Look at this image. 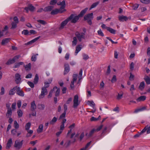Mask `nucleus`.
I'll list each match as a JSON object with an SVG mask.
<instances>
[{
	"label": "nucleus",
	"mask_w": 150,
	"mask_h": 150,
	"mask_svg": "<svg viewBox=\"0 0 150 150\" xmlns=\"http://www.w3.org/2000/svg\"><path fill=\"white\" fill-rule=\"evenodd\" d=\"M144 79L147 84H150V78L148 76H145L144 78Z\"/></svg>",
	"instance_id": "31"
},
{
	"label": "nucleus",
	"mask_w": 150,
	"mask_h": 150,
	"mask_svg": "<svg viewBox=\"0 0 150 150\" xmlns=\"http://www.w3.org/2000/svg\"><path fill=\"white\" fill-rule=\"evenodd\" d=\"M53 6H49L45 7L44 9V11H51L53 8Z\"/></svg>",
	"instance_id": "21"
},
{
	"label": "nucleus",
	"mask_w": 150,
	"mask_h": 150,
	"mask_svg": "<svg viewBox=\"0 0 150 150\" xmlns=\"http://www.w3.org/2000/svg\"><path fill=\"white\" fill-rule=\"evenodd\" d=\"M64 75H65L67 74L70 70V68L69 64H66L64 65Z\"/></svg>",
	"instance_id": "12"
},
{
	"label": "nucleus",
	"mask_w": 150,
	"mask_h": 150,
	"mask_svg": "<svg viewBox=\"0 0 150 150\" xmlns=\"http://www.w3.org/2000/svg\"><path fill=\"white\" fill-rule=\"evenodd\" d=\"M16 103L15 102L13 103L11 106V108L13 110H15L16 109Z\"/></svg>",
	"instance_id": "62"
},
{
	"label": "nucleus",
	"mask_w": 150,
	"mask_h": 150,
	"mask_svg": "<svg viewBox=\"0 0 150 150\" xmlns=\"http://www.w3.org/2000/svg\"><path fill=\"white\" fill-rule=\"evenodd\" d=\"M146 127H147V134L150 133V125H147Z\"/></svg>",
	"instance_id": "63"
},
{
	"label": "nucleus",
	"mask_w": 150,
	"mask_h": 150,
	"mask_svg": "<svg viewBox=\"0 0 150 150\" xmlns=\"http://www.w3.org/2000/svg\"><path fill=\"white\" fill-rule=\"evenodd\" d=\"M12 143V139L11 138H10L7 143L6 148L7 149H9L11 146V145Z\"/></svg>",
	"instance_id": "13"
},
{
	"label": "nucleus",
	"mask_w": 150,
	"mask_h": 150,
	"mask_svg": "<svg viewBox=\"0 0 150 150\" xmlns=\"http://www.w3.org/2000/svg\"><path fill=\"white\" fill-rule=\"evenodd\" d=\"M57 120V118L54 117L52 119L50 122V124L51 125H53L55 124Z\"/></svg>",
	"instance_id": "23"
},
{
	"label": "nucleus",
	"mask_w": 150,
	"mask_h": 150,
	"mask_svg": "<svg viewBox=\"0 0 150 150\" xmlns=\"http://www.w3.org/2000/svg\"><path fill=\"white\" fill-rule=\"evenodd\" d=\"M17 132V130L15 129H13L11 131V133L13 135H16V134Z\"/></svg>",
	"instance_id": "52"
},
{
	"label": "nucleus",
	"mask_w": 150,
	"mask_h": 150,
	"mask_svg": "<svg viewBox=\"0 0 150 150\" xmlns=\"http://www.w3.org/2000/svg\"><path fill=\"white\" fill-rule=\"evenodd\" d=\"M16 90L17 91L16 93L17 95L22 97L24 96V92L19 87H17Z\"/></svg>",
	"instance_id": "10"
},
{
	"label": "nucleus",
	"mask_w": 150,
	"mask_h": 150,
	"mask_svg": "<svg viewBox=\"0 0 150 150\" xmlns=\"http://www.w3.org/2000/svg\"><path fill=\"white\" fill-rule=\"evenodd\" d=\"M59 12V10L58 9H55L53 10L51 12V14L52 15H55Z\"/></svg>",
	"instance_id": "34"
},
{
	"label": "nucleus",
	"mask_w": 150,
	"mask_h": 150,
	"mask_svg": "<svg viewBox=\"0 0 150 150\" xmlns=\"http://www.w3.org/2000/svg\"><path fill=\"white\" fill-rule=\"evenodd\" d=\"M53 91L56 90L55 92V96H58L59 94L60 90L59 88H58L57 87L55 86L53 88Z\"/></svg>",
	"instance_id": "15"
},
{
	"label": "nucleus",
	"mask_w": 150,
	"mask_h": 150,
	"mask_svg": "<svg viewBox=\"0 0 150 150\" xmlns=\"http://www.w3.org/2000/svg\"><path fill=\"white\" fill-rule=\"evenodd\" d=\"M97 33L100 36L103 37L104 36V35L103 32L102 31L101 29H100L99 30H98L97 31Z\"/></svg>",
	"instance_id": "47"
},
{
	"label": "nucleus",
	"mask_w": 150,
	"mask_h": 150,
	"mask_svg": "<svg viewBox=\"0 0 150 150\" xmlns=\"http://www.w3.org/2000/svg\"><path fill=\"white\" fill-rule=\"evenodd\" d=\"M23 140L21 142L19 140L15 141L14 146L17 149H20L22 147L23 144Z\"/></svg>",
	"instance_id": "7"
},
{
	"label": "nucleus",
	"mask_w": 150,
	"mask_h": 150,
	"mask_svg": "<svg viewBox=\"0 0 150 150\" xmlns=\"http://www.w3.org/2000/svg\"><path fill=\"white\" fill-rule=\"evenodd\" d=\"M103 127V125H101L100 126H96L94 128L92 129L90 131L88 134L86 133V135L88 138L91 137L94 133L98 132L100 131L101 129Z\"/></svg>",
	"instance_id": "2"
},
{
	"label": "nucleus",
	"mask_w": 150,
	"mask_h": 150,
	"mask_svg": "<svg viewBox=\"0 0 150 150\" xmlns=\"http://www.w3.org/2000/svg\"><path fill=\"white\" fill-rule=\"evenodd\" d=\"M142 3L145 4H148L150 3V0H140Z\"/></svg>",
	"instance_id": "42"
},
{
	"label": "nucleus",
	"mask_w": 150,
	"mask_h": 150,
	"mask_svg": "<svg viewBox=\"0 0 150 150\" xmlns=\"http://www.w3.org/2000/svg\"><path fill=\"white\" fill-rule=\"evenodd\" d=\"M15 81L16 83L18 84L21 82V75L18 73L15 75Z\"/></svg>",
	"instance_id": "9"
},
{
	"label": "nucleus",
	"mask_w": 150,
	"mask_h": 150,
	"mask_svg": "<svg viewBox=\"0 0 150 150\" xmlns=\"http://www.w3.org/2000/svg\"><path fill=\"white\" fill-rule=\"evenodd\" d=\"M65 7V6H61L60 9H59V12L60 13H62L63 12L65 11L66 10L64 9Z\"/></svg>",
	"instance_id": "43"
},
{
	"label": "nucleus",
	"mask_w": 150,
	"mask_h": 150,
	"mask_svg": "<svg viewBox=\"0 0 150 150\" xmlns=\"http://www.w3.org/2000/svg\"><path fill=\"white\" fill-rule=\"evenodd\" d=\"M45 106L44 105L42 104H38V109L40 110H43L45 109Z\"/></svg>",
	"instance_id": "38"
},
{
	"label": "nucleus",
	"mask_w": 150,
	"mask_h": 150,
	"mask_svg": "<svg viewBox=\"0 0 150 150\" xmlns=\"http://www.w3.org/2000/svg\"><path fill=\"white\" fill-rule=\"evenodd\" d=\"M21 100H18L17 102V106L18 108H20L21 107Z\"/></svg>",
	"instance_id": "58"
},
{
	"label": "nucleus",
	"mask_w": 150,
	"mask_h": 150,
	"mask_svg": "<svg viewBox=\"0 0 150 150\" xmlns=\"http://www.w3.org/2000/svg\"><path fill=\"white\" fill-rule=\"evenodd\" d=\"M14 62V61L13 60V59H10L8 62L6 63L7 65H10Z\"/></svg>",
	"instance_id": "46"
},
{
	"label": "nucleus",
	"mask_w": 150,
	"mask_h": 150,
	"mask_svg": "<svg viewBox=\"0 0 150 150\" xmlns=\"http://www.w3.org/2000/svg\"><path fill=\"white\" fill-rule=\"evenodd\" d=\"M17 86L14 87L13 88L11 89L9 91V95H13L15 93V91L17 88Z\"/></svg>",
	"instance_id": "16"
},
{
	"label": "nucleus",
	"mask_w": 150,
	"mask_h": 150,
	"mask_svg": "<svg viewBox=\"0 0 150 150\" xmlns=\"http://www.w3.org/2000/svg\"><path fill=\"white\" fill-rule=\"evenodd\" d=\"M75 35L80 42H81L82 39H85V34L83 32L76 31L75 33Z\"/></svg>",
	"instance_id": "5"
},
{
	"label": "nucleus",
	"mask_w": 150,
	"mask_h": 150,
	"mask_svg": "<svg viewBox=\"0 0 150 150\" xmlns=\"http://www.w3.org/2000/svg\"><path fill=\"white\" fill-rule=\"evenodd\" d=\"M81 46L80 45H78L76 46L75 52V55H77L78 53L81 50L82 48Z\"/></svg>",
	"instance_id": "20"
},
{
	"label": "nucleus",
	"mask_w": 150,
	"mask_h": 150,
	"mask_svg": "<svg viewBox=\"0 0 150 150\" xmlns=\"http://www.w3.org/2000/svg\"><path fill=\"white\" fill-rule=\"evenodd\" d=\"M21 56L20 55H16L12 59L15 62L16 60L18 59Z\"/></svg>",
	"instance_id": "56"
},
{
	"label": "nucleus",
	"mask_w": 150,
	"mask_h": 150,
	"mask_svg": "<svg viewBox=\"0 0 150 150\" xmlns=\"http://www.w3.org/2000/svg\"><path fill=\"white\" fill-rule=\"evenodd\" d=\"M100 2L99 1H97L96 2H95V3H93L91 6L90 7V9H89V10H91L92 8H95V7H96L98 5L99 3Z\"/></svg>",
	"instance_id": "30"
},
{
	"label": "nucleus",
	"mask_w": 150,
	"mask_h": 150,
	"mask_svg": "<svg viewBox=\"0 0 150 150\" xmlns=\"http://www.w3.org/2000/svg\"><path fill=\"white\" fill-rule=\"evenodd\" d=\"M147 54L148 56H150V47H149L147 49Z\"/></svg>",
	"instance_id": "64"
},
{
	"label": "nucleus",
	"mask_w": 150,
	"mask_h": 150,
	"mask_svg": "<svg viewBox=\"0 0 150 150\" xmlns=\"http://www.w3.org/2000/svg\"><path fill=\"white\" fill-rule=\"evenodd\" d=\"M146 99V96H141L138 98L136 99L137 102H140L141 101H143L145 100Z\"/></svg>",
	"instance_id": "19"
},
{
	"label": "nucleus",
	"mask_w": 150,
	"mask_h": 150,
	"mask_svg": "<svg viewBox=\"0 0 150 150\" xmlns=\"http://www.w3.org/2000/svg\"><path fill=\"white\" fill-rule=\"evenodd\" d=\"M10 39V38H6L3 40L1 42V44L4 45L7 44L9 41Z\"/></svg>",
	"instance_id": "22"
},
{
	"label": "nucleus",
	"mask_w": 150,
	"mask_h": 150,
	"mask_svg": "<svg viewBox=\"0 0 150 150\" xmlns=\"http://www.w3.org/2000/svg\"><path fill=\"white\" fill-rule=\"evenodd\" d=\"M37 21L43 25H45L46 23L45 21L42 20H38Z\"/></svg>",
	"instance_id": "55"
},
{
	"label": "nucleus",
	"mask_w": 150,
	"mask_h": 150,
	"mask_svg": "<svg viewBox=\"0 0 150 150\" xmlns=\"http://www.w3.org/2000/svg\"><path fill=\"white\" fill-rule=\"evenodd\" d=\"M29 32L28 31L26 30H24L22 31V33L25 35H26L28 34Z\"/></svg>",
	"instance_id": "54"
},
{
	"label": "nucleus",
	"mask_w": 150,
	"mask_h": 150,
	"mask_svg": "<svg viewBox=\"0 0 150 150\" xmlns=\"http://www.w3.org/2000/svg\"><path fill=\"white\" fill-rule=\"evenodd\" d=\"M82 56L83 59L85 60H87L89 58L87 54H83L82 55Z\"/></svg>",
	"instance_id": "48"
},
{
	"label": "nucleus",
	"mask_w": 150,
	"mask_h": 150,
	"mask_svg": "<svg viewBox=\"0 0 150 150\" xmlns=\"http://www.w3.org/2000/svg\"><path fill=\"white\" fill-rule=\"evenodd\" d=\"M47 93V90L45 87H42L41 93L39 95V98L40 99L43 98L45 95H46Z\"/></svg>",
	"instance_id": "8"
},
{
	"label": "nucleus",
	"mask_w": 150,
	"mask_h": 150,
	"mask_svg": "<svg viewBox=\"0 0 150 150\" xmlns=\"http://www.w3.org/2000/svg\"><path fill=\"white\" fill-rule=\"evenodd\" d=\"M36 108V106L35 103V101H33L31 103V110L32 111L34 110Z\"/></svg>",
	"instance_id": "18"
},
{
	"label": "nucleus",
	"mask_w": 150,
	"mask_h": 150,
	"mask_svg": "<svg viewBox=\"0 0 150 150\" xmlns=\"http://www.w3.org/2000/svg\"><path fill=\"white\" fill-rule=\"evenodd\" d=\"M146 109V108L145 107L139 109H137L135 110L134 111V113H137L139 112L143 111Z\"/></svg>",
	"instance_id": "33"
},
{
	"label": "nucleus",
	"mask_w": 150,
	"mask_h": 150,
	"mask_svg": "<svg viewBox=\"0 0 150 150\" xmlns=\"http://www.w3.org/2000/svg\"><path fill=\"white\" fill-rule=\"evenodd\" d=\"M28 85L31 88H33L34 87V83L30 81H28Z\"/></svg>",
	"instance_id": "51"
},
{
	"label": "nucleus",
	"mask_w": 150,
	"mask_h": 150,
	"mask_svg": "<svg viewBox=\"0 0 150 150\" xmlns=\"http://www.w3.org/2000/svg\"><path fill=\"white\" fill-rule=\"evenodd\" d=\"M31 67V64L30 63H29L28 64L25 65V68L26 71H29Z\"/></svg>",
	"instance_id": "29"
},
{
	"label": "nucleus",
	"mask_w": 150,
	"mask_h": 150,
	"mask_svg": "<svg viewBox=\"0 0 150 150\" xmlns=\"http://www.w3.org/2000/svg\"><path fill=\"white\" fill-rule=\"evenodd\" d=\"M14 127L16 129H18L19 127V125L16 121L15 120L14 122Z\"/></svg>",
	"instance_id": "45"
},
{
	"label": "nucleus",
	"mask_w": 150,
	"mask_h": 150,
	"mask_svg": "<svg viewBox=\"0 0 150 150\" xmlns=\"http://www.w3.org/2000/svg\"><path fill=\"white\" fill-rule=\"evenodd\" d=\"M107 30L110 33L114 34L115 33L116 31L115 30L109 27L107 28Z\"/></svg>",
	"instance_id": "24"
},
{
	"label": "nucleus",
	"mask_w": 150,
	"mask_h": 150,
	"mask_svg": "<svg viewBox=\"0 0 150 150\" xmlns=\"http://www.w3.org/2000/svg\"><path fill=\"white\" fill-rule=\"evenodd\" d=\"M23 64V62H20L18 63H16L15 64L14 67V68H16L18 67H20L21 65H22Z\"/></svg>",
	"instance_id": "35"
},
{
	"label": "nucleus",
	"mask_w": 150,
	"mask_h": 150,
	"mask_svg": "<svg viewBox=\"0 0 150 150\" xmlns=\"http://www.w3.org/2000/svg\"><path fill=\"white\" fill-rule=\"evenodd\" d=\"M36 55H38V54L36 55H34L32 56L31 60L35 62L36 60Z\"/></svg>",
	"instance_id": "50"
},
{
	"label": "nucleus",
	"mask_w": 150,
	"mask_h": 150,
	"mask_svg": "<svg viewBox=\"0 0 150 150\" xmlns=\"http://www.w3.org/2000/svg\"><path fill=\"white\" fill-rule=\"evenodd\" d=\"M35 8L32 4H30L28 5L27 7H25L24 9L26 11V12L28 13L29 10L31 11H33Z\"/></svg>",
	"instance_id": "11"
},
{
	"label": "nucleus",
	"mask_w": 150,
	"mask_h": 150,
	"mask_svg": "<svg viewBox=\"0 0 150 150\" xmlns=\"http://www.w3.org/2000/svg\"><path fill=\"white\" fill-rule=\"evenodd\" d=\"M88 102L89 103V105L92 107L93 108H96L95 107V104L93 101H88Z\"/></svg>",
	"instance_id": "39"
},
{
	"label": "nucleus",
	"mask_w": 150,
	"mask_h": 150,
	"mask_svg": "<svg viewBox=\"0 0 150 150\" xmlns=\"http://www.w3.org/2000/svg\"><path fill=\"white\" fill-rule=\"evenodd\" d=\"M66 121V120L65 119H63L62 120V121L61 123V125L60 126V130L62 131L64 127V123Z\"/></svg>",
	"instance_id": "17"
},
{
	"label": "nucleus",
	"mask_w": 150,
	"mask_h": 150,
	"mask_svg": "<svg viewBox=\"0 0 150 150\" xmlns=\"http://www.w3.org/2000/svg\"><path fill=\"white\" fill-rule=\"evenodd\" d=\"M50 84L48 83V82H45L44 83V86L43 87H45V88H47L48 87L50 86Z\"/></svg>",
	"instance_id": "59"
},
{
	"label": "nucleus",
	"mask_w": 150,
	"mask_h": 150,
	"mask_svg": "<svg viewBox=\"0 0 150 150\" xmlns=\"http://www.w3.org/2000/svg\"><path fill=\"white\" fill-rule=\"evenodd\" d=\"M57 0H52L50 2V4L51 5H54L56 4Z\"/></svg>",
	"instance_id": "53"
},
{
	"label": "nucleus",
	"mask_w": 150,
	"mask_h": 150,
	"mask_svg": "<svg viewBox=\"0 0 150 150\" xmlns=\"http://www.w3.org/2000/svg\"><path fill=\"white\" fill-rule=\"evenodd\" d=\"M78 77L77 74H74L73 75V80L72 81L75 82L77 80Z\"/></svg>",
	"instance_id": "40"
},
{
	"label": "nucleus",
	"mask_w": 150,
	"mask_h": 150,
	"mask_svg": "<svg viewBox=\"0 0 150 150\" xmlns=\"http://www.w3.org/2000/svg\"><path fill=\"white\" fill-rule=\"evenodd\" d=\"M43 125L41 124L39 126L38 128L37 129V132L39 133L41 132L43 129Z\"/></svg>",
	"instance_id": "27"
},
{
	"label": "nucleus",
	"mask_w": 150,
	"mask_h": 150,
	"mask_svg": "<svg viewBox=\"0 0 150 150\" xmlns=\"http://www.w3.org/2000/svg\"><path fill=\"white\" fill-rule=\"evenodd\" d=\"M17 113L19 117H21L22 116L23 113L22 111L20 109L18 110Z\"/></svg>",
	"instance_id": "32"
},
{
	"label": "nucleus",
	"mask_w": 150,
	"mask_h": 150,
	"mask_svg": "<svg viewBox=\"0 0 150 150\" xmlns=\"http://www.w3.org/2000/svg\"><path fill=\"white\" fill-rule=\"evenodd\" d=\"M12 114V111L11 110H7V111L6 113V116L8 118L9 117H11Z\"/></svg>",
	"instance_id": "28"
},
{
	"label": "nucleus",
	"mask_w": 150,
	"mask_h": 150,
	"mask_svg": "<svg viewBox=\"0 0 150 150\" xmlns=\"http://www.w3.org/2000/svg\"><path fill=\"white\" fill-rule=\"evenodd\" d=\"M145 86V83L144 81L141 82L139 85V89L141 91L143 90Z\"/></svg>",
	"instance_id": "25"
},
{
	"label": "nucleus",
	"mask_w": 150,
	"mask_h": 150,
	"mask_svg": "<svg viewBox=\"0 0 150 150\" xmlns=\"http://www.w3.org/2000/svg\"><path fill=\"white\" fill-rule=\"evenodd\" d=\"M123 94V93H122L121 94H119L118 93L117 97V99L118 100H120L121 99L122 97Z\"/></svg>",
	"instance_id": "60"
},
{
	"label": "nucleus",
	"mask_w": 150,
	"mask_h": 150,
	"mask_svg": "<svg viewBox=\"0 0 150 150\" xmlns=\"http://www.w3.org/2000/svg\"><path fill=\"white\" fill-rule=\"evenodd\" d=\"M83 70L82 69H81L79 74V79H82V74Z\"/></svg>",
	"instance_id": "49"
},
{
	"label": "nucleus",
	"mask_w": 150,
	"mask_h": 150,
	"mask_svg": "<svg viewBox=\"0 0 150 150\" xmlns=\"http://www.w3.org/2000/svg\"><path fill=\"white\" fill-rule=\"evenodd\" d=\"M88 10V8H86L84 9L83 10L78 16H74V18L72 21V22L74 23H76L79 20V17H82L85 13Z\"/></svg>",
	"instance_id": "3"
},
{
	"label": "nucleus",
	"mask_w": 150,
	"mask_h": 150,
	"mask_svg": "<svg viewBox=\"0 0 150 150\" xmlns=\"http://www.w3.org/2000/svg\"><path fill=\"white\" fill-rule=\"evenodd\" d=\"M39 81V77L37 74H36L35 76L34 79V83L35 84H37Z\"/></svg>",
	"instance_id": "26"
},
{
	"label": "nucleus",
	"mask_w": 150,
	"mask_h": 150,
	"mask_svg": "<svg viewBox=\"0 0 150 150\" xmlns=\"http://www.w3.org/2000/svg\"><path fill=\"white\" fill-rule=\"evenodd\" d=\"M73 40L72 42V45L73 46H75L77 44V39L76 37H74L73 38Z\"/></svg>",
	"instance_id": "36"
},
{
	"label": "nucleus",
	"mask_w": 150,
	"mask_h": 150,
	"mask_svg": "<svg viewBox=\"0 0 150 150\" xmlns=\"http://www.w3.org/2000/svg\"><path fill=\"white\" fill-rule=\"evenodd\" d=\"M66 112H64L60 116L59 119H62L65 117Z\"/></svg>",
	"instance_id": "57"
},
{
	"label": "nucleus",
	"mask_w": 150,
	"mask_h": 150,
	"mask_svg": "<svg viewBox=\"0 0 150 150\" xmlns=\"http://www.w3.org/2000/svg\"><path fill=\"white\" fill-rule=\"evenodd\" d=\"M74 15L71 14L69 17L67 18L64 21L62 22L60 25V26L59 27V29H63L64 26H65L68 22L71 21V22L72 23H74L72 22V21L74 18Z\"/></svg>",
	"instance_id": "1"
},
{
	"label": "nucleus",
	"mask_w": 150,
	"mask_h": 150,
	"mask_svg": "<svg viewBox=\"0 0 150 150\" xmlns=\"http://www.w3.org/2000/svg\"><path fill=\"white\" fill-rule=\"evenodd\" d=\"M93 18V13H88L84 17L85 21H87L88 23L90 25L92 24V20Z\"/></svg>",
	"instance_id": "4"
},
{
	"label": "nucleus",
	"mask_w": 150,
	"mask_h": 150,
	"mask_svg": "<svg viewBox=\"0 0 150 150\" xmlns=\"http://www.w3.org/2000/svg\"><path fill=\"white\" fill-rule=\"evenodd\" d=\"M31 126V123L30 122L27 123L25 126V129L26 130H28Z\"/></svg>",
	"instance_id": "41"
},
{
	"label": "nucleus",
	"mask_w": 150,
	"mask_h": 150,
	"mask_svg": "<svg viewBox=\"0 0 150 150\" xmlns=\"http://www.w3.org/2000/svg\"><path fill=\"white\" fill-rule=\"evenodd\" d=\"M18 23L13 22L11 23L12 27L11 28V29H14L17 27V25Z\"/></svg>",
	"instance_id": "37"
},
{
	"label": "nucleus",
	"mask_w": 150,
	"mask_h": 150,
	"mask_svg": "<svg viewBox=\"0 0 150 150\" xmlns=\"http://www.w3.org/2000/svg\"><path fill=\"white\" fill-rule=\"evenodd\" d=\"M118 18L120 21H126L128 20V18L127 16L123 15L119 16Z\"/></svg>",
	"instance_id": "14"
},
{
	"label": "nucleus",
	"mask_w": 150,
	"mask_h": 150,
	"mask_svg": "<svg viewBox=\"0 0 150 150\" xmlns=\"http://www.w3.org/2000/svg\"><path fill=\"white\" fill-rule=\"evenodd\" d=\"M73 107L74 108H76L80 103V102L79 101V97L77 95H76L74 96L73 100Z\"/></svg>",
	"instance_id": "6"
},
{
	"label": "nucleus",
	"mask_w": 150,
	"mask_h": 150,
	"mask_svg": "<svg viewBox=\"0 0 150 150\" xmlns=\"http://www.w3.org/2000/svg\"><path fill=\"white\" fill-rule=\"evenodd\" d=\"M57 4L58 5H61V6H65V1L64 0L62 2H58L57 3Z\"/></svg>",
	"instance_id": "44"
},
{
	"label": "nucleus",
	"mask_w": 150,
	"mask_h": 150,
	"mask_svg": "<svg viewBox=\"0 0 150 150\" xmlns=\"http://www.w3.org/2000/svg\"><path fill=\"white\" fill-rule=\"evenodd\" d=\"M53 89L52 90H51L50 92V93H49V94L48 96V98H50L51 97H52V93H53Z\"/></svg>",
	"instance_id": "61"
}]
</instances>
